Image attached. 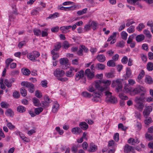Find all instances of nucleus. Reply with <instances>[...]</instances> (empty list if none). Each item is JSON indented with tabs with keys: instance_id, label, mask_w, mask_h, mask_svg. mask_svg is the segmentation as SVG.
<instances>
[{
	"instance_id": "f257e3e1",
	"label": "nucleus",
	"mask_w": 153,
	"mask_h": 153,
	"mask_svg": "<svg viewBox=\"0 0 153 153\" xmlns=\"http://www.w3.org/2000/svg\"><path fill=\"white\" fill-rule=\"evenodd\" d=\"M123 79L120 78H118L112 81L111 86L115 87L116 91L117 92L121 91L123 87L122 83Z\"/></svg>"
},
{
	"instance_id": "f03ea898",
	"label": "nucleus",
	"mask_w": 153,
	"mask_h": 153,
	"mask_svg": "<svg viewBox=\"0 0 153 153\" xmlns=\"http://www.w3.org/2000/svg\"><path fill=\"white\" fill-rule=\"evenodd\" d=\"M75 79L76 81H78L81 79L82 81L81 82L82 83H85L86 82V79L84 76V72L82 70L78 72L75 76Z\"/></svg>"
},
{
	"instance_id": "7ed1b4c3",
	"label": "nucleus",
	"mask_w": 153,
	"mask_h": 153,
	"mask_svg": "<svg viewBox=\"0 0 153 153\" xmlns=\"http://www.w3.org/2000/svg\"><path fill=\"white\" fill-rule=\"evenodd\" d=\"M95 86L99 90L103 91L105 88V81L97 80L95 81Z\"/></svg>"
},
{
	"instance_id": "20e7f679",
	"label": "nucleus",
	"mask_w": 153,
	"mask_h": 153,
	"mask_svg": "<svg viewBox=\"0 0 153 153\" xmlns=\"http://www.w3.org/2000/svg\"><path fill=\"white\" fill-rule=\"evenodd\" d=\"M111 93L106 91V101L114 103L117 102V99L111 95Z\"/></svg>"
},
{
	"instance_id": "39448f33",
	"label": "nucleus",
	"mask_w": 153,
	"mask_h": 153,
	"mask_svg": "<svg viewBox=\"0 0 153 153\" xmlns=\"http://www.w3.org/2000/svg\"><path fill=\"white\" fill-rule=\"evenodd\" d=\"M22 85L26 87L30 93H33L35 91L34 86L33 84L27 82H22L21 83Z\"/></svg>"
},
{
	"instance_id": "423d86ee",
	"label": "nucleus",
	"mask_w": 153,
	"mask_h": 153,
	"mask_svg": "<svg viewBox=\"0 0 153 153\" xmlns=\"http://www.w3.org/2000/svg\"><path fill=\"white\" fill-rule=\"evenodd\" d=\"M40 55L39 53L37 51H35L32 52L28 53L27 56L30 60L34 62L36 61V59Z\"/></svg>"
},
{
	"instance_id": "0eeeda50",
	"label": "nucleus",
	"mask_w": 153,
	"mask_h": 153,
	"mask_svg": "<svg viewBox=\"0 0 153 153\" xmlns=\"http://www.w3.org/2000/svg\"><path fill=\"white\" fill-rule=\"evenodd\" d=\"M78 70L77 68H75L74 67H71L69 68V70L66 72V76L68 77H72L74 75V72H77Z\"/></svg>"
},
{
	"instance_id": "6e6552de",
	"label": "nucleus",
	"mask_w": 153,
	"mask_h": 153,
	"mask_svg": "<svg viewBox=\"0 0 153 153\" xmlns=\"http://www.w3.org/2000/svg\"><path fill=\"white\" fill-rule=\"evenodd\" d=\"M146 91L145 89L143 87L138 85L137 86L136 88H133L132 90V92L134 94H136L141 92H144Z\"/></svg>"
},
{
	"instance_id": "1a4fd4ad",
	"label": "nucleus",
	"mask_w": 153,
	"mask_h": 153,
	"mask_svg": "<svg viewBox=\"0 0 153 153\" xmlns=\"http://www.w3.org/2000/svg\"><path fill=\"white\" fill-rule=\"evenodd\" d=\"M65 74V72L59 68H57L54 72V75L59 78L64 76Z\"/></svg>"
},
{
	"instance_id": "9d476101",
	"label": "nucleus",
	"mask_w": 153,
	"mask_h": 153,
	"mask_svg": "<svg viewBox=\"0 0 153 153\" xmlns=\"http://www.w3.org/2000/svg\"><path fill=\"white\" fill-rule=\"evenodd\" d=\"M152 110V106H147L144 110L143 112L144 117L146 118H147Z\"/></svg>"
},
{
	"instance_id": "9b49d317",
	"label": "nucleus",
	"mask_w": 153,
	"mask_h": 153,
	"mask_svg": "<svg viewBox=\"0 0 153 153\" xmlns=\"http://www.w3.org/2000/svg\"><path fill=\"white\" fill-rule=\"evenodd\" d=\"M68 60L66 58H62L60 59L59 62L62 65V68L63 69H67L68 67V66H67L68 65Z\"/></svg>"
},
{
	"instance_id": "f8f14e48",
	"label": "nucleus",
	"mask_w": 153,
	"mask_h": 153,
	"mask_svg": "<svg viewBox=\"0 0 153 153\" xmlns=\"http://www.w3.org/2000/svg\"><path fill=\"white\" fill-rule=\"evenodd\" d=\"M117 33L116 32H114L107 40L108 42L112 40L110 42V44H113L116 42V38L117 36Z\"/></svg>"
},
{
	"instance_id": "ddd939ff",
	"label": "nucleus",
	"mask_w": 153,
	"mask_h": 153,
	"mask_svg": "<svg viewBox=\"0 0 153 153\" xmlns=\"http://www.w3.org/2000/svg\"><path fill=\"white\" fill-rule=\"evenodd\" d=\"M82 132V130L80 127H75L71 129V132L74 134H80Z\"/></svg>"
},
{
	"instance_id": "4468645a",
	"label": "nucleus",
	"mask_w": 153,
	"mask_h": 153,
	"mask_svg": "<svg viewBox=\"0 0 153 153\" xmlns=\"http://www.w3.org/2000/svg\"><path fill=\"white\" fill-rule=\"evenodd\" d=\"M85 74L88 79H91L94 76V74L92 72H91L90 69H87L85 71Z\"/></svg>"
},
{
	"instance_id": "2eb2a0df",
	"label": "nucleus",
	"mask_w": 153,
	"mask_h": 153,
	"mask_svg": "<svg viewBox=\"0 0 153 153\" xmlns=\"http://www.w3.org/2000/svg\"><path fill=\"white\" fill-rule=\"evenodd\" d=\"M145 82L147 84L151 85L153 84V80L152 77L148 75H146L144 79Z\"/></svg>"
},
{
	"instance_id": "dca6fc26",
	"label": "nucleus",
	"mask_w": 153,
	"mask_h": 153,
	"mask_svg": "<svg viewBox=\"0 0 153 153\" xmlns=\"http://www.w3.org/2000/svg\"><path fill=\"white\" fill-rule=\"evenodd\" d=\"M79 126L80 128L84 130H87L88 128V124L85 122L80 123Z\"/></svg>"
},
{
	"instance_id": "f3484780",
	"label": "nucleus",
	"mask_w": 153,
	"mask_h": 153,
	"mask_svg": "<svg viewBox=\"0 0 153 153\" xmlns=\"http://www.w3.org/2000/svg\"><path fill=\"white\" fill-rule=\"evenodd\" d=\"M124 151L126 152H133L134 150V149L132 146H129L128 144H126L124 149Z\"/></svg>"
},
{
	"instance_id": "a211bd4d",
	"label": "nucleus",
	"mask_w": 153,
	"mask_h": 153,
	"mask_svg": "<svg viewBox=\"0 0 153 153\" xmlns=\"http://www.w3.org/2000/svg\"><path fill=\"white\" fill-rule=\"evenodd\" d=\"M136 104L135 105V107L137 109L141 111L144 107V105L143 103L142 102H136Z\"/></svg>"
},
{
	"instance_id": "6ab92c4d",
	"label": "nucleus",
	"mask_w": 153,
	"mask_h": 153,
	"mask_svg": "<svg viewBox=\"0 0 153 153\" xmlns=\"http://www.w3.org/2000/svg\"><path fill=\"white\" fill-rule=\"evenodd\" d=\"M51 53L52 55L53 59L56 60L59 57V54L57 51H55V50H52L51 51Z\"/></svg>"
},
{
	"instance_id": "aec40b11",
	"label": "nucleus",
	"mask_w": 153,
	"mask_h": 153,
	"mask_svg": "<svg viewBox=\"0 0 153 153\" xmlns=\"http://www.w3.org/2000/svg\"><path fill=\"white\" fill-rule=\"evenodd\" d=\"M97 149V146L94 144L93 143H91L90 145V149L88 151L90 152H94Z\"/></svg>"
},
{
	"instance_id": "412c9836",
	"label": "nucleus",
	"mask_w": 153,
	"mask_h": 153,
	"mask_svg": "<svg viewBox=\"0 0 153 153\" xmlns=\"http://www.w3.org/2000/svg\"><path fill=\"white\" fill-rule=\"evenodd\" d=\"M145 74V72L143 70H141L139 74L137 77V81L139 82L142 79Z\"/></svg>"
},
{
	"instance_id": "4be33fe9",
	"label": "nucleus",
	"mask_w": 153,
	"mask_h": 153,
	"mask_svg": "<svg viewBox=\"0 0 153 153\" xmlns=\"http://www.w3.org/2000/svg\"><path fill=\"white\" fill-rule=\"evenodd\" d=\"M59 105L56 102H54L52 107V111L56 113L58 110Z\"/></svg>"
},
{
	"instance_id": "5701e85b",
	"label": "nucleus",
	"mask_w": 153,
	"mask_h": 153,
	"mask_svg": "<svg viewBox=\"0 0 153 153\" xmlns=\"http://www.w3.org/2000/svg\"><path fill=\"white\" fill-rule=\"evenodd\" d=\"M44 100L45 102L44 103H43V104L44 105H48V104L52 101V100L50 99L49 97L46 96L44 97Z\"/></svg>"
},
{
	"instance_id": "b1692460",
	"label": "nucleus",
	"mask_w": 153,
	"mask_h": 153,
	"mask_svg": "<svg viewBox=\"0 0 153 153\" xmlns=\"http://www.w3.org/2000/svg\"><path fill=\"white\" fill-rule=\"evenodd\" d=\"M97 60L100 62H103L105 60V57L104 55L100 54L97 56Z\"/></svg>"
},
{
	"instance_id": "393cba45",
	"label": "nucleus",
	"mask_w": 153,
	"mask_h": 153,
	"mask_svg": "<svg viewBox=\"0 0 153 153\" xmlns=\"http://www.w3.org/2000/svg\"><path fill=\"white\" fill-rule=\"evenodd\" d=\"M145 39V36L143 35L140 34L138 35L136 37V40L137 42H140L143 40Z\"/></svg>"
},
{
	"instance_id": "a878e982",
	"label": "nucleus",
	"mask_w": 153,
	"mask_h": 153,
	"mask_svg": "<svg viewBox=\"0 0 153 153\" xmlns=\"http://www.w3.org/2000/svg\"><path fill=\"white\" fill-rule=\"evenodd\" d=\"M17 109L18 111L20 113H23L26 110L25 108L22 105H19L18 106Z\"/></svg>"
},
{
	"instance_id": "bb28decb",
	"label": "nucleus",
	"mask_w": 153,
	"mask_h": 153,
	"mask_svg": "<svg viewBox=\"0 0 153 153\" xmlns=\"http://www.w3.org/2000/svg\"><path fill=\"white\" fill-rule=\"evenodd\" d=\"M107 65L108 67H114L116 66V63L113 60H110L108 61Z\"/></svg>"
},
{
	"instance_id": "cd10ccee",
	"label": "nucleus",
	"mask_w": 153,
	"mask_h": 153,
	"mask_svg": "<svg viewBox=\"0 0 153 153\" xmlns=\"http://www.w3.org/2000/svg\"><path fill=\"white\" fill-rule=\"evenodd\" d=\"M90 23L91 27L94 30L97 29V23L94 21L89 22Z\"/></svg>"
},
{
	"instance_id": "c85d7f7f",
	"label": "nucleus",
	"mask_w": 153,
	"mask_h": 153,
	"mask_svg": "<svg viewBox=\"0 0 153 153\" xmlns=\"http://www.w3.org/2000/svg\"><path fill=\"white\" fill-rule=\"evenodd\" d=\"M61 47V43L60 42L56 43L54 46V48L53 50H55V51H58Z\"/></svg>"
},
{
	"instance_id": "c756f323",
	"label": "nucleus",
	"mask_w": 153,
	"mask_h": 153,
	"mask_svg": "<svg viewBox=\"0 0 153 153\" xmlns=\"http://www.w3.org/2000/svg\"><path fill=\"white\" fill-rule=\"evenodd\" d=\"M147 69L149 71H151L153 70V63L152 62H148L147 65Z\"/></svg>"
},
{
	"instance_id": "7c9ffc66",
	"label": "nucleus",
	"mask_w": 153,
	"mask_h": 153,
	"mask_svg": "<svg viewBox=\"0 0 153 153\" xmlns=\"http://www.w3.org/2000/svg\"><path fill=\"white\" fill-rule=\"evenodd\" d=\"M106 74V76L108 78H112L114 77V73L112 71Z\"/></svg>"
},
{
	"instance_id": "2f4dec72",
	"label": "nucleus",
	"mask_w": 153,
	"mask_h": 153,
	"mask_svg": "<svg viewBox=\"0 0 153 153\" xmlns=\"http://www.w3.org/2000/svg\"><path fill=\"white\" fill-rule=\"evenodd\" d=\"M33 102L34 105L38 106L40 105L39 100L37 98L35 97L33 99Z\"/></svg>"
},
{
	"instance_id": "473e14b6",
	"label": "nucleus",
	"mask_w": 153,
	"mask_h": 153,
	"mask_svg": "<svg viewBox=\"0 0 153 153\" xmlns=\"http://www.w3.org/2000/svg\"><path fill=\"white\" fill-rule=\"evenodd\" d=\"M136 35L134 33L129 36L127 41V43L129 44L131 42H133V39L136 36Z\"/></svg>"
},
{
	"instance_id": "72a5a7b5",
	"label": "nucleus",
	"mask_w": 153,
	"mask_h": 153,
	"mask_svg": "<svg viewBox=\"0 0 153 153\" xmlns=\"http://www.w3.org/2000/svg\"><path fill=\"white\" fill-rule=\"evenodd\" d=\"M70 47V45L68 41H64L62 44V47L65 49H67Z\"/></svg>"
},
{
	"instance_id": "f704fd0d",
	"label": "nucleus",
	"mask_w": 153,
	"mask_h": 153,
	"mask_svg": "<svg viewBox=\"0 0 153 153\" xmlns=\"http://www.w3.org/2000/svg\"><path fill=\"white\" fill-rule=\"evenodd\" d=\"M6 114L10 117H12L14 114L13 112L11 109H8L5 112Z\"/></svg>"
},
{
	"instance_id": "c9c22d12",
	"label": "nucleus",
	"mask_w": 153,
	"mask_h": 153,
	"mask_svg": "<svg viewBox=\"0 0 153 153\" xmlns=\"http://www.w3.org/2000/svg\"><path fill=\"white\" fill-rule=\"evenodd\" d=\"M33 32L35 35L38 36L42 34V31L39 29L35 28L33 29Z\"/></svg>"
},
{
	"instance_id": "e433bc0d",
	"label": "nucleus",
	"mask_w": 153,
	"mask_h": 153,
	"mask_svg": "<svg viewBox=\"0 0 153 153\" xmlns=\"http://www.w3.org/2000/svg\"><path fill=\"white\" fill-rule=\"evenodd\" d=\"M131 74V72L130 68H127L126 71V77L129 78L130 77Z\"/></svg>"
},
{
	"instance_id": "4c0bfd02",
	"label": "nucleus",
	"mask_w": 153,
	"mask_h": 153,
	"mask_svg": "<svg viewBox=\"0 0 153 153\" xmlns=\"http://www.w3.org/2000/svg\"><path fill=\"white\" fill-rule=\"evenodd\" d=\"M121 36L123 39L126 40L127 38L128 34L125 31H123L121 33Z\"/></svg>"
},
{
	"instance_id": "58836bf2",
	"label": "nucleus",
	"mask_w": 153,
	"mask_h": 153,
	"mask_svg": "<svg viewBox=\"0 0 153 153\" xmlns=\"http://www.w3.org/2000/svg\"><path fill=\"white\" fill-rule=\"evenodd\" d=\"M22 72L24 75L26 76H28L30 72L29 70L27 69L23 68L22 70Z\"/></svg>"
},
{
	"instance_id": "ea45409f",
	"label": "nucleus",
	"mask_w": 153,
	"mask_h": 153,
	"mask_svg": "<svg viewBox=\"0 0 153 153\" xmlns=\"http://www.w3.org/2000/svg\"><path fill=\"white\" fill-rule=\"evenodd\" d=\"M143 33L146 35V37L148 38H150L151 37V35L150 31L146 29L143 30Z\"/></svg>"
},
{
	"instance_id": "a19ab883",
	"label": "nucleus",
	"mask_w": 153,
	"mask_h": 153,
	"mask_svg": "<svg viewBox=\"0 0 153 153\" xmlns=\"http://www.w3.org/2000/svg\"><path fill=\"white\" fill-rule=\"evenodd\" d=\"M144 97H136L134 101L135 102H143L144 100Z\"/></svg>"
},
{
	"instance_id": "79ce46f5",
	"label": "nucleus",
	"mask_w": 153,
	"mask_h": 153,
	"mask_svg": "<svg viewBox=\"0 0 153 153\" xmlns=\"http://www.w3.org/2000/svg\"><path fill=\"white\" fill-rule=\"evenodd\" d=\"M21 95L23 97H25L27 94V91L24 88H22L20 90Z\"/></svg>"
},
{
	"instance_id": "37998d69",
	"label": "nucleus",
	"mask_w": 153,
	"mask_h": 153,
	"mask_svg": "<svg viewBox=\"0 0 153 153\" xmlns=\"http://www.w3.org/2000/svg\"><path fill=\"white\" fill-rule=\"evenodd\" d=\"M87 10V8H85L82 10H79L77 11V14L79 16L82 15L86 12Z\"/></svg>"
},
{
	"instance_id": "c03bdc74",
	"label": "nucleus",
	"mask_w": 153,
	"mask_h": 153,
	"mask_svg": "<svg viewBox=\"0 0 153 153\" xmlns=\"http://www.w3.org/2000/svg\"><path fill=\"white\" fill-rule=\"evenodd\" d=\"M134 26L131 25L127 29V31L129 33H133L134 31Z\"/></svg>"
},
{
	"instance_id": "a18cd8bd",
	"label": "nucleus",
	"mask_w": 153,
	"mask_h": 153,
	"mask_svg": "<svg viewBox=\"0 0 153 153\" xmlns=\"http://www.w3.org/2000/svg\"><path fill=\"white\" fill-rule=\"evenodd\" d=\"M125 42L123 41H120L117 42L116 44V46L117 47L123 48L124 46Z\"/></svg>"
},
{
	"instance_id": "49530a36",
	"label": "nucleus",
	"mask_w": 153,
	"mask_h": 153,
	"mask_svg": "<svg viewBox=\"0 0 153 153\" xmlns=\"http://www.w3.org/2000/svg\"><path fill=\"white\" fill-rule=\"evenodd\" d=\"M19 134L21 138L24 141L27 142L28 141V139L22 133L19 132Z\"/></svg>"
},
{
	"instance_id": "de8ad7c7",
	"label": "nucleus",
	"mask_w": 153,
	"mask_h": 153,
	"mask_svg": "<svg viewBox=\"0 0 153 153\" xmlns=\"http://www.w3.org/2000/svg\"><path fill=\"white\" fill-rule=\"evenodd\" d=\"M43 108L41 107L36 108L35 109V114H39L43 111Z\"/></svg>"
},
{
	"instance_id": "09e8293b",
	"label": "nucleus",
	"mask_w": 153,
	"mask_h": 153,
	"mask_svg": "<svg viewBox=\"0 0 153 153\" xmlns=\"http://www.w3.org/2000/svg\"><path fill=\"white\" fill-rule=\"evenodd\" d=\"M71 7H65L62 6L61 5H60L58 7V9H59L61 10H71Z\"/></svg>"
},
{
	"instance_id": "8fccbe9b",
	"label": "nucleus",
	"mask_w": 153,
	"mask_h": 153,
	"mask_svg": "<svg viewBox=\"0 0 153 153\" xmlns=\"http://www.w3.org/2000/svg\"><path fill=\"white\" fill-rule=\"evenodd\" d=\"M144 27L145 25L143 23H140L137 27V28L139 31H141Z\"/></svg>"
},
{
	"instance_id": "3c124183",
	"label": "nucleus",
	"mask_w": 153,
	"mask_h": 153,
	"mask_svg": "<svg viewBox=\"0 0 153 153\" xmlns=\"http://www.w3.org/2000/svg\"><path fill=\"white\" fill-rule=\"evenodd\" d=\"M82 95L84 97L88 98H90L92 96L91 94L89 93L86 91L83 92L82 93Z\"/></svg>"
},
{
	"instance_id": "603ef678",
	"label": "nucleus",
	"mask_w": 153,
	"mask_h": 153,
	"mask_svg": "<svg viewBox=\"0 0 153 153\" xmlns=\"http://www.w3.org/2000/svg\"><path fill=\"white\" fill-rule=\"evenodd\" d=\"M1 107L3 108H7L9 106V104L5 102H1Z\"/></svg>"
},
{
	"instance_id": "864d4df0",
	"label": "nucleus",
	"mask_w": 153,
	"mask_h": 153,
	"mask_svg": "<svg viewBox=\"0 0 153 153\" xmlns=\"http://www.w3.org/2000/svg\"><path fill=\"white\" fill-rule=\"evenodd\" d=\"M119 96L121 99L123 100H127L128 99L127 96L125 95L123 93H120L119 95Z\"/></svg>"
},
{
	"instance_id": "5fc2aeb1",
	"label": "nucleus",
	"mask_w": 153,
	"mask_h": 153,
	"mask_svg": "<svg viewBox=\"0 0 153 153\" xmlns=\"http://www.w3.org/2000/svg\"><path fill=\"white\" fill-rule=\"evenodd\" d=\"M48 29L46 28L44 29V30H42V37H45L47 36L48 35Z\"/></svg>"
},
{
	"instance_id": "6e6d98bb",
	"label": "nucleus",
	"mask_w": 153,
	"mask_h": 153,
	"mask_svg": "<svg viewBox=\"0 0 153 153\" xmlns=\"http://www.w3.org/2000/svg\"><path fill=\"white\" fill-rule=\"evenodd\" d=\"M96 67L98 69L102 70L104 68L105 65L102 64H98L97 65Z\"/></svg>"
},
{
	"instance_id": "4d7b16f0",
	"label": "nucleus",
	"mask_w": 153,
	"mask_h": 153,
	"mask_svg": "<svg viewBox=\"0 0 153 153\" xmlns=\"http://www.w3.org/2000/svg\"><path fill=\"white\" fill-rule=\"evenodd\" d=\"M59 16V13H55L53 14L50 15V16H49L48 18H49L53 19L58 17Z\"/></svg>"
},
{
	"instance_id": "13d9d810",
	"label": "nucleus",
	"mask_w": 153,
	"mask_h": 153,
	"mask_svg": "<svg viewBox=\"0 0 153 153\" xmlns=\"http://www.w3.org/2000/svg\"><path fill=\"white\" fill-rule=\"evenodd\" d=\"M4 83L8 88H10L12 86L11 82L8 81V80L6 79L4 80Z\"/></svg>"
},
{
	"instance_id": "bf43d9fd",
	"label": "nucleus",
	"mask_w": 153,
	"mask_h": 153,
	"mask_svg": "<svg viewBox=\"0 0 153 153\" xmlns=\"http://www.w3.org/2000/svg\"><path fill=\"white\" fill-rule=\"evenodd\" d=\"M13 14L14 15H17V12L14 11L12 13V14H10V15L9 16V20L10 21H11L13 20V19L14 18L13 16Z\"/></svg>"
},
{
	"instance_id": "052dcab7",
	"label": "nucleus",
	"mask_w": 153,
	"mask_h": 153,
	"mask_svg": "<svg viewBox=\"0 0 153 153\" xmlns=\"http://www.w3.org/2000/svg\"><path fill=\"white\" fill-rule=\"evenodd\" d=\"M128 61V58L126 56H124L121 59V62L123 64H126Z\"/></svg>"
},
{
	"instance_id": "680f3d73",
	"label": "nucleus",
	"mask_w": 153,
	"mask_h": 153,
	"mask_svg": "<svg viewBox=\"0 0 153 153\" xmlns=\"http://www.w3.org/2000/svg\"><path fill=\"white\" fill-rule=\"evenodd\" d=\"M35 95L38 98H40L42 97L41 93L38 90H36L35 91Z\"/></svg>"
},
{
	"instance_id": "e2e57ef3",
	"label": "nucleus",
	"mask_w": 153,
	"mask_h": 153,
	"mask_svg": "<svg viewBox=\"0 0 153 153\" xmlns=\"http://www.w3.org/2000/svg\"><path fill=\"white\" fill-rule=\"evenodd\" d=\"M152 119L151 118H147L144 121V123L145 124L148 125L152 122Z\"/></svg>"
},
{
	"instance_id": "0e129e2a",
	"label": "nucleus",
	"mask_w": 153,
	"mask_h": 153,
	"mask_svg": "<svg viewBox=\"0 0 153 153\" xmlns=\"http://www.w3.org/2000/svg\"><path fill=\"white\" fill-rule=\"evenodd\" d=\"M13 97L16 98H18L20 96L19 93L17 91L13 92Z\"/></svg>"
},
{
	"instance_id": "69168bd1",
	"label": "nucleus",
	"mask_w": 153,
	"mask_h": 153,
	"mask_svg": "<svg viewBox=\"0 0 153 153\" xmlns=\"http://www.w3.org/2000/svg\"><path fill=\"white\" fill-rule=\"evenodd\" d=\"M145 137L147 139L149 140H153V136L152 135L147 134L145 135Z\"/></svg>"
},
{
	"instance_id": "338daca9",
	"label": "nucleus",
	"mask_w": 153,
	"mask_h": 153,
	"mask_svg": "<svg viewBox=\"0 0 153 153\" xmlns=\"http://www.w3.org/2000/svg\"><path fill=\"white\" fill-rule=\"evenodd\" d=\"M118 127L119 128H121L122 130L126 131L127 129V127H124L122 123H120L118 124Z\"/></svg>"
},
{
	"instance_id": "774afa93",
	"label": "nucleus",
	"mask_w": 153,
	"mask_h": 153,
	"mask_svg": "<svg viewBox=\"0 0 153 153\" xmlns=\"http://www.w3.org/2000/svg\"><path fill=\"white\" fill-rule=\"evenodd\" d=\"M147 25L148 26L150 27L151 28V29L152 28H153V22L151 20L148 21L147 23Z\"/></svg>"
}]
</instances>
